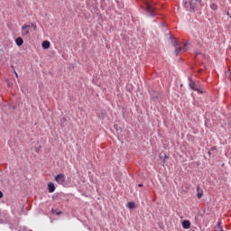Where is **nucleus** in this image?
Instances as JSON below:
<instances>
[{
	"label": "nucleus",
	"mask_w": 231,
	"mask_h": 231,
	"mask_svg": "<svg viewBox=\"0 0 231 231\" xmlns=\"http://www.w3.org/2000/svg\"><path fill=\"white\" fill-rule=\"evenodd\" d=\"M189 6L191 10H196V8H199V6H201V0H191L189 2Z\"/></svg>",
	"instance_id": "obj_4"
},
{
	"label": "nucleus",
	"mask_w": 231,
	"mask_h": 231,
	"mask_svg": "<svg viewBox=\"0 0 231 231\" xmlns=\"http://www.w3.org/2000/svg\"><path fill=\"white\" fill-rule=\"evenodd\" d=\"M145 6L147 14H149L151 17H154V15H156V8H154V5L152 4H149V2H146Z\"/></svg>",
	"instance_id": "obj_2"
},
{
	"label": "nucleus",
	"mask_w": 231,
	"mask_h": 231,
	"mask_svg": "<svg viewBox=\"0 0 231 231\" xmlns=\"http://www.w3.org/2000/svg\"><path fill=\"white\" fill-rule=\"evenodd\" d=\"M189 88L191 89H194L195 91H198V88H196V83L190 79H189Z\"/></svg>",
	"instance_id": "obj_9"
},
{
	"label": "nucleus",
	"mask_w": 231,
	"mask_h": 231,
	"mask_svg": "<svg viewBox=\"0 0 231 231\" xmlns=\"http://www.w3.org/2000/svg\"><path fill=\"white\" fill-rule=\"evenodd\" d=\"M127 207H128L130 209L136 208V203H134V202H129V203L127 204Z\"/></svg>",
	"instance_id": "obj_11"
},
{
	"label": "nucleus",
	"mask_w": 231,
	"mask_h": 231,
	"mask_svg": "<svg viewBox=\"0 0 231 231\" xmlns=\"http://www.w3.org/2000/svg\"><path fill=\"white\" fill-rule=\"evenodd\" d=\"M138 187H143V184H138Z\"/></svg>",
	"instance_id": "obj_19"
},
{
	"label": "nucleus",
	"mask_w": 231,
	"mask_h": 231,
	"mask_svg": "<svg viewBox=\"0 0 231 231\" xmlns=\"http://www.w3.org/2000/svg\"><path fill=\"white\" fill-rule=\"evenodd\" d=\"M172 45L174 48H180V42H178L176 40H172Z\"/></svg>",
	"instance_id": "obj_13"
},
{
	"label": "nucleus",
	"mask_w": 231,
	"mask_h": 231,
	"mask_svg": "<svg viewBox=\"0 0 231 231\" xmlns=\"http://www.w3.org/2000/svg\"><path fill=\"white\" fill-rule=\"evenodd\" d=\"M48 189H49V192L52 194V192H55V184H53V182H49Z\"/></svg>",
	"instance_id": "obj_6"
},
{
	"label": "nucleus",
	"mask_w": 231,
	"mask_h": 231,
	"mask_svg": "<svg viewBox=\"0 0 231 231\" xmlns=\"http://www.w3.org/2000/svg\"><path fill=\"white\" fill-rule=\"evenodd\" d=\"M57 216H60L62 214V211L56 212Z\"/></svg>",
	"instance_id": "obj_16"
},
{
	"label": "nucleus",
	"mask_w": 231,
	"mask_h": 231,
	"mask_svg": "<svg viewBox=\"0 0 231 231\" xmlns=\"http://www.w3.org/2000/svg\"><path fill=\"white\" fill-rule=\"evenodd\" d=\"M51 212H52V214L55 212V210L54 209H51Z\"/></svg>",
	"instance_id": "obj_21"
},
{
	"label": "nucleus",
	"mask_w": 231,
	"mask_h": 231,
	"mask_svg": "<svg viewBox=\"0 0 231 231\" xmlns=\"http://www.w3.org/2000/svg\"><path fill=\"white\" fill-rule=\"evenodd\" d=\"M215 231H223V226H221V220H219L217 225L215 226Z\"/></svg>",
	"instance_id": "obj_10"
},
{
	"label": "nucleus",
	"mask_w": 231,
	"mask_h": 231,
	"mask_svg": "<svg viewBox=\"0 0 231 231\" xmlns=\"http://www.w3.org/2000/svg\"><path fill=\"white\" fill-rule=\"evenodd\" d=\"M210 8H211V10H217V4H211Z\"/></svg>",
	"instance_id": "obj_14"
},
{
	"label": "nucleus",
	"mask_w": 231,
	"mask_h": 231,
	"mask_svg": "<svg viewBox=\"0 0 231 231\" xmlns=\"http://www.w3.org/2000/svg\"><path fill=\"white\" fill-rule=\"evenodd\" d=\"M3 198V191H0V199Z\"/></svg>",
	"instance_id": "obj_17"
},
{
	"label": "nucleus",
	"mask_w": 231,
	"mask_h": 231,
	"mask_svg": "<svg viewBox=\"0 0 231 231\" xmlns=\"http://www.w3.org/2000/svg\"><path fill=\"white\" fill-rule=\"evenodd\" d=\"M15 73V77H19V75L17 74V72H14Z\"/></svg>",
	"instance_id": "obj_20"
},
{
	"label": "nucleus",
	"mask_w": 231,
	"mask_h": 231,
	"mask_svg": "<svg viewBox=\"0 0 231 231\" xmlns=\"http://www.w3.org/2000/svg\"><path fill=\"white\" fill-rule=\"evenodd\" d=\"M197 190H199V187L197 188Z\"/></svg>",
	"instance_id": "obj_22"
},
{
	"label": "nucleus",
	"mask_w": 231,
	"mask_h": 231,
	"mask_svg": "<svg viewBox=\"0 0 231 231\" xmlns=\"http://www.w3.org/2000/svg\"><path fill=\"white\" fill-rule=\"evenodd\" d=\"M197 197L199 198V199H201V198H203V193H198Z\"/></svg>",
	"instance_id": "obj_15"
},
{
	"label": "nucleus",
	"mask_w": 231,
	"mask_h": 231,
	"mask_svg": "<svg viewBox=\"0 0 231 231\" xmlns=\"http://www.w3.org/2000/svg\"><path fill=\"white\" fill-rule=\"evenodd\" d=\"M32 28L35 32L37 30V24L33 23H31L30 24H23L22 26V35H29Z\"/></svg>",
	"instance_id": "obj_1"
},
{
	"label": "nucleus",
	"mask_w": 231,
	"mask_h": 231,
	"mask_svg": "<svg viewBox=\"0 0 231 231\" xmlns=\"http://www.w3.org/2000/svg\"><path fill=\"white\" fill-rule=\"evenodd\" d=\"M182 228H184L185 230H189V228H190V221L184 220L182 222Z\"/></svg>",
	"instance_id": "obj_5"
},
{
	"label": "nucleus",
	"mask_w": 231,
	"mask_h": 231,
	"mask_svg": "<svg viewBox=\"0 0 231 231\" xmlns=\"http://www.w3.org/2000/svg\"><path fill=\"white\" fill-rule=\"evenodd\" d=\"M42 46L43 50H48V49H50L51 43L49 41H44L42 43Z\"/></svg>",
	"instance_id": "obj_7"
},
{
	"label": "nucleus",
	"mask_w": 231,
	"mask_h": 231,
	"mask_svg": "<svg viewBox=\"0 0 231 231\" xmlns=\"http://www.w3.org/2000/svg\"><path fill=\"white\" fill-rule=\"evenodd\" d=\"M15 42L17 46H23V44H24V40H23L21 37H18L15 39Z\"/></svg>",
	"instance_id": "obj_8"
},
{
	"label": "nucleus",
	"mask_w": 231,
	"mask_h": 231,
	"mask_svg": "<svg viewBox=\"0 0 231 231\" xmlns=\"http://www.w3.org/2000/svg\"><path fill=\"white\" fill-rule=\"evenodd\" d=\"M182 51H187V48L184 47V48L182 49Z\"/></svg>",
	"instance_id": "obj_18"
},
{
	"label": "nucleus",
	"mask_w": 231,
	"mask_h": 231,
	"mask_svg": "<svg viewBox=\"0 0 231 231\" xmlns=\"http://www.w3.org/2000/svg\"><path fill=\"white\" fill-rule=\"evenodd\" d=\"M181 51V48H180V47H175V51H174V53H175V55H176V57H178L179 55H180V52Z\"/></svg>",
	"instance_id": "obj_12"
},
{
	"label": "nucleus",
	"mask_w": 231,
	"mask_h": 231,
	"mask_svg": "<svg viewBox=\"0 0 231 231\" xmlns=\"http://www.w3.org/2000/svg\"><path fill=\"white\" fill-rule=\"evenodd\" d=\"M55 181L58 185H64L66 183V175L64 173H60L55 177Z\"/></svg>",
	"instance_id": "obj_3"
}]
</instances>
